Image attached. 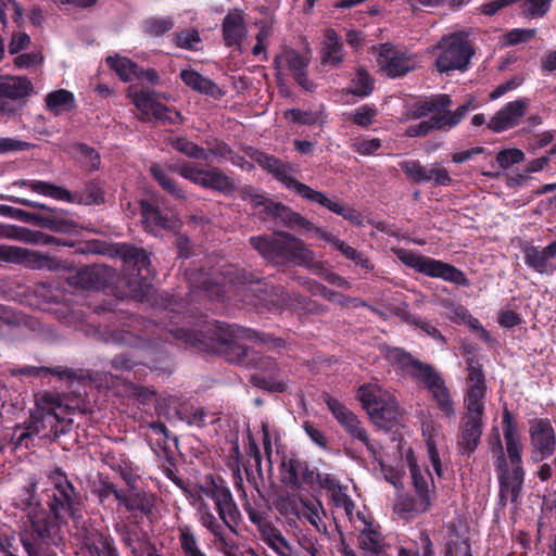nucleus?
Listing matches in <instances>:
<instances>
[{"instance_id":"nucleus-19","label":"nucleus","mask_w":556,"mask_h":556,"mask_svg":"<svg viewBox=\"0 0 556 556\" xmlns=\"http://www.w3.org/2000/svg\"><path fill=\"white\" fill-rule=\"evenodd\" d=\"M179 174L197 185L220 192H229L235 188L233 181L217 168L203 169L195 165H185Z\"/></svg>"},{"instance_id":"nucleus-3","label":"nucleus","mask_w":556,"mask_h":556,"mask_svg":"<svg viewBox=\"0 0 556 556\" xmlns=\"http://www.w3.org/2000/svg\"><path fill=\"white\" fill-rule=\"evenodd\" d=\"M255 161L260 164V166L273 173L275 177L288 189L294 191L303 199L327 207L332 213L342 216L344 219L355 225L362 224L361 216L353 208L346 206L343 202L328 198L324 192L315 190L309 186L296 180L291 175V167L289 165L282 164L276 157L264 154L262 152L256 153Z\"/></svg>"},{"instance_id":"nucleus-22","label":"nucleus","mask_w":556,"mask_h":556,"mask_svg":"<svg viewBox=\"0 0 556 556\" xmlns=\"http://www.w3.org/2000/svg\"><path fill=\"white\" fill-rule=\"evenodd\" d=\"M16 505L26 511L28 522L38 538L45 539L51 535L53 526L48 521L45 510L36 502L33 489H26L25 498Z\"/></svg>"},{"instance_id":"nucleus-30","label":"nucleus","mask_w":556,"mask_h":556,"mask_svg":"<svg viewBox=\"0 0 556 556\" xmlns=\"http://www.w3.org/2000/svg\"><path fill=\"white\" fill-rule=\"evenodd\" d=\"M0 257L11 262L25 263L28 266L41 268L47 264L49 256L38 252L28 251L18 247H0Z\"/></svg>"},{"instance_id":"nucleus-14","label":"nucleus","mask_w":556,"mask_h":556,"mask_svg":"<svg viewBox=\"0 0 556 556\" xmlns=\"http://www.w3.org/2000/svg\"><path fill=\"white\" fill-rule=\"evenodd\" d=\"M49 480L53 485L50 508L54 518L61 520L66 516L75 517L74 488L66 476L60 469H55L50 472Z\"/></svg>"},{"instance_id":"nucleus-17","label":"nucleus","mask_w":556,"mask_h":556,"mask_svg":"<svg viewBox=\"0 0 556 556\" xmlns=\"http://www.w3.org/2000/svg\"><path fill=\"white\" fill-rule=\"evenodd\" d=\"M33 90V84L27 77L0 76V113H13L17 101L27 97Z\"/></svg>"},{"instance_id":"nucleus-55","label":"nucleus","mask_w":556,"mask_h":556,"mask_svg":"<svg viewBox=\"0 0 556 556\" xmlns=\"http://www.w3.org/2000/svg\"><path fill=\"white\" fill-rule=\"evenodd\" d=\"M151 174L159 181V184L168 192L180 197V191L175 187V184L167 177V174L159 166H151Z\"/></svg>"},{"instance_id":"nucleus-10","label":"nucleus","mask_w":556,"mask_h":556,"mask_svg":"<svg viewBox=\"0 0 556 556\" xmlns=\"http://www.w3.org/2000/svg\"><path fill=\"white\" fill-rule=\"evenodd\" d=\"M396 255L405 265L429 277L441 278L460 286H468L469 283L462 270L442 261L406 250L396 251Z\"/></svg>"},{"instance_id":"nucleus-18","label":"nucleus","mask_w":556,"mask_h":556,"mask_svg":"<svg viewBox=\"0 0 556 556\" xmlns=\"http://www.w3.org/2000/svg\"><path fill=\"white\" fill-rule=\"evenodd\" d=\"M222 36L227 48L243 52L249 37L245 14L241 10H231L223 18Z\"/></svg>"},{"instance_id":"nucleus-11","label":"nucleus","mask_w":556,"mask_h":556,"mask_svg":"<svg viewBox=\"0 0 556 556\" xmlns=\"http://www.w3.org/2000/svg\"><path fill=\"white\" fill-rule=\"evenodd\" d=\"M379 72L388 77L395 78L415 70L418 65V58L396 49L390 43H382L372 47Z\"/></svg>"},{"instance_id":"nucleus-26","label":"nucleus","mask_w":556,"mask_h":556,"mask_svg":"<svg viewBox=\"0 0 556 556\" xmlns=\"http://www.w3.org/2000/svg\"><path fill=\"white\" fill-rule=\"evenodd\" d=\"M422 435L426 439L428 457L433 467V470L438 476H441L442 467L439 455V446L444 439L441 427L433 421L424 422Z\"/></svg>"},{"instance_id":"nucleus-23","label":"nucleus","mask_w":556,"mask_h":556,"mask_svg":"<svg viewBox=\"0 0 556 556\" xmlns=\"http://www.w3.org/2000/svg\"><path fill=\"white\" fill-rule=\"evenodd\" d=\"M276 63L279 68H287L292 72L295 80L305 90H313L314 85L305 75V68L308 60L300 55L294 50H286L279 56L276 58Z\"/></svg>"},{"instance_id":"nucleus-41","label":"nucleus","mask_w":556,"mask_h":556,"mask_svg":"<svg viewBox=\"0 0 556 556\" xmlns=\"http://www.w3.org/2000/svg\"><path fill=\"white\" fill-rule=\"evenodd\" d=\"M178 532L179 544L185 556H206L190 527L181 526L178 528Z\"/></svg>"},{"instance_id":"nucleus-45","label":"nucleus","mask_w":556,"mask_h":556,"mask_svg":"<svg viewBox=\"0 0 556 556\" xmlns=\"http://www.w3.org/2000/svg\"><path fill=\"white\" fill-rule=\"evenodd\" d=\"M376 115L377 110L374 106L364 104L351 112L348 119L358 126L367 127L374 123Z\"/></svg>"},{"instance_id":"nucleus-47","label":"nucleus","mask_w":556,"mask_h":556,"mask_svg":"<svg viewBox=\"0 0 556 556\" xmlns=\"http://www.w3.org/2000/svg\"><path fill=\"white\" fill-rule=\"evenodd\" d=\"M552 0H526L522 13L531 18L542 17L551 8Z\"/></svg>"},{"instance_id":"nucleus-1","label":"nucleus","mask_w":556,"mask_h":556,"mask_svg":"<svg viewBox=\"0 0 556 556\" xmlns=\"http://www.w3.org/2000/svg\"><path fill=\"white\" fill-rule=\"evenodd\" d=\"M503 433L506 446L504 454L500 430L494 428L489 437V444L497 455V470L500 478V495L504 503H515L520 494L523 482V470L520 466L522 443L516 422L509 410L503 413Z\"/></svg>"},{"instance_id":"nucleus-42","label":"nucleus","mask_w":556,"mask_h":556,"mask_svg":"<svg viewBox=\"0 0 556 556\" xmlns=\"http://www.w3.org/2000/svg\"><path fill=\"white\" fill-rule=\"evenodd\" d=\"M452 318L456 323L466 324L470 328L477 330L480 334V338L483 339L484 341L490 340L489 332L481 326L480 321L477 318L472 317L469 314V312L465 307H463V306L455 307L453 311Z\"/></svg>"},{"instance_id":"nucleus-44","label":"nucleus","mask_w":556,"mask_h":556,"mask_svg":"<svg viewBox=\"0 0 556 556\" xmlns=\"http://www.w3.org/2000/svg\"><path fill=\"white\" fill-rule=\"evenodd\" d=\"M372 77L365 70L359 68L352 81L351 92L358 97H367L372 91Z\"/></svg>"},{"instance_id":"nucleus-38","label":"nucleus","mask_w":556,"mask_h":556,"mask_svg":"<svg viewBox=\"0 0 556 556\" xmlns=\"http://www.w3.org/2000/svg\"><path fill=\"white\" fill-rule=\"evenodd\" d=\"M299 516L306 519L318 531L325 529L323 505L317 501H301L299 506Z\"/></svg>"},{"instance_id":"nucleus-8","label":"nucleus","mask_w":556,"mask_h":556,"mask_svg":"<svg viewBox=\"0 0 556 556\" xmlns=\"http://www.w3.org/2000/svg\"><path fill=\"white\" fill-rule=\"evenodd\" d=\"M357 397L371 421L389 429L397 420L400 409L395 397L376 383L359 387Z\"/></svg>"},{"instance_id":"nucleus-7","label":"nucleus","mask_w":556,"mask_h":556,"mask_svg":"<svg viewBox=\"0 0 556 556\" xmlns=\"http://www.w3.org/2000/svg\"><path fill=\"white\" fill-rule=\"evenodd\" d=\"M251 244L265 258L278 257L307 265L315 260L314 253L306 248L304 242L287 233H276L268 237H252Z\"/></svg>"},{"instance_id":"nucleus-35","label":"nucleus","mask_w":556,"mask_h":556,"mask_svg":"<svg viewBox=\"0 0 556 556\" xmlns=\"http://www.w3.org/2000/svg\"><path fill=\"white\" fill-rule=\"evenodd\" d=\"M280 467L285 482L299 486L303 482L308 481L306 465L295 457H283Z\"/></svg>"},{"instance_id":"nucleus-34","label":"nucleus","mask_w":556,"mask_h":556,"mask_svg":"<svg viewBox=\"0 0 556 556\" xmlns=\"http://www.w3.org/2000/svg\"><path fill=\"white\" fill-rule=\"evenodd\" d=\"M525 260L530 267L540 274H548L556 270V263L553 261L549 244L542 250L534 247L527 248L525 250Z\"/></svg>"},{"instance_id":"nucleus-6","label":"nucleus","mask_w":556,"mask_h":556,"mask_svg":"<svg viewBox=\"0 0 556 556\" xmlns=\"http://www.w3.org/2000/svg\"><path fill=\"white\" fill-rule=\"evenodd\" d=\"M415 496L400 495L394 503V511L403 518H410L427 511L434 497V483L428 470H421L412 451L406 453Z\"/></svg>"},{"instance_id":"nucleus-12","label":"nucleus","mask_w":556,"mask_h":556,"mask_svg":"<svg viewBox=\"0 0 556 556\" xmlns=\"http://www.w3.org/2000/svg\"><path fill=\"white\" fill-rule=\"evenodd\" d=\"M127 96L139 111L138 117L143 122L155 119L177 123L180 119V114L161 104L157 100L160 96L154 92L138 90L136 86H130Z\"/></svg>"},{"instance_id":"nucleus-60","label":"nucleus","mask_w":556,"mask_h":556,"mask_svg":"<svg viewBox=\"0 0 556 556\" xmlns=\"http://www.w3.org/2000/svg\"><path fill=\"white\" fill-rule=\"evenodd\" d=\"M345 39L348 45L356 52H359L367 41L366 36L362 30H356L353 28L346 31Z\"/></svg>"},{"instance_id":"nucleus-48","label":"nucleus","mask_w":556,"mask_h":556,"mask_svg":"<svg viewBox=\"0 0 556 556\" xmlns=\"http://www.w3.org/2000/svg\"><path fill=\"white\" fill-rule=\"evenodd\" d=\"M401 168L415 182L419 184L429 181V177H427L428 169L424 168L417 161L403 162L401 163Z\"/></svg>"},{"instance_id":"nucleus-62","label":"nucleus","mask_w":556,"mask_h":556,"mask_svg":"<svg viewBox=\"0 0 556 556\" xmlns=\"http://www.w3.org/2000/svg\"><path fill=\"white\" fill-rule=\"evenodd\" d=\"M285 117L288 121L299 124H312L315 122V116L309 112H303L295 109L285 111Z\"/></svg>"},{"instance_id":"nucleus-36","label":"nucleus","mask_w":556,"mask_h":556,"mask_svg":"<svg viewBox=\"0 0 556 556\" xmlns=\"http://www.w3.org/2000/svg\"><path fill=\"white\" fill-rule=\"evenodd\" d=\"M46 108L54 115H61L75 109L76 101L73 92L59 89L49 92L45 99Z\"/></svg>"},{"instance_id":"nucleus-51","label":"nucleus","mask_w":556,"mask_h":556,"mask_svg":"<svg viewBox=\"0 0 556 556\" xmlns=\"http://www.w3.org/2000/svg\"><path fill=\"white\" fill-rule=\"evenodd\" d=\"M525 160V153L519 149H506L496 156V162L502 168H508Z\"/></svg>"},{"instance_id":"nucleus-21","label":"nucleus","mask_w":556,"mask_h":556,"mask_svg":"<svg viewBox=\"0 0 556 556\" xmlns=\"http://www.w3.org/2000/svg\"><path fill=\"white\" fill-rule=\"evenodd\" d=\"M355 522H358L355 525V529L359 532L358 543L361 547L368 554L383 556L386 554V544L379 526L359 514Z\"/></svg>"},{"instance_id":"nucleus-49","label":"nucleus","mask_w":556,"mask_h":556,"mask_svg":"<svg viewBox=\"0 0 556 556\" xmlns=\"http://www.w3.org/2000/svg\"><path fill=\"white\" fill-rule=\"evenodd\" d=\"M173 147L190 157L206 159L205 151L186 138H176L173 141Z\"/></svg>"},{"instance_id":"nucleus-31","label":"nucleus","mask_w":556,"mask_h":556,"mask_svg":"<svg viewBox=\"0 0 556 556\" xmlns=\"http://www.w3.org/2000/svg\"><path fill=\"white\" fill-rule=\"evenodd\" d=\"M142 222L146 229L154 235L162 229H174L177 226V219L174 217L163 216L161 212L153 205L142 202Z\"/></svg>"},{"instance_id":"nucleus-63","label":"nucleus","mask_w":556,"mask_h":556,"mask_svg":"<svg viewBox=\"0 0 556 556\" xmlns=\"http://www.w3.org/2000/svg\"><path fill=\"white\" fill-rule=\"evenodd\" d=\"M77 149L80 157L86 162L88 166H90L91 168L99 167L100 156L93 149L85 144H79Z\"/></svg>"},{"instance_id":"nucleus-54","label":"nucleus","mask_w":556,"mask_h":556,"mask_svg":"<svg viewBox=\"0 0 556 556\" xmlns=\"http://www.w3.org/2000/svg\"><path fill=\"white\" fill-rule=\"evenodd\" d=\"M17 13L18 15H15L14 11L12 9H9L4 1L0 2V23L2 27H7L9 25L10 20H12V22L15 23L16 25H20L23 20V10L18 3Z\"/></svg>"},{"instance_id":"nucleus-37","label":"nucleus","mask_w":556,"mask_h":556,"mask_svg":"<svg viewBox=\"0 0 556 556\" xmlns=\"http://www.w3.org/2000/svg\"><path fill=\"white\" fill-rule=\"evenodd\" d=\"M262 540L278 555L290 556V544L279 530L270 525L261 527Z\"/></svg>"},{"instance_id":"nucleus-59","label":"nucleus","mask_w":556,"mask_h":556,"mask_svg":"<svg viewBox=\"0 0 556 556\" xmlns=\"http://www.w3.org/2000/svg\"><path fill=\"white\" fill-rule=\"evenodd\" d=\"M427 177H429V181H433L440 186H447L451 184L452 179L448 175V172L438 165H433L428 169Z\"/></svg>"},{"instance_id":"nucleus-25","label":"nucleus","mask_w":556,"mask_h":556,"mask_svg":"<svg viewBox=\"0 0 556 556\" xmlns=\"http://www.w3.org/2000/svg\"><path fill=\"white\" fill-rule=\"evenodd\" d=\"M531 441L541 458L553 454L555 446L554 429L548 420H538L531 427Z\"/></svg>"},{"instance_id":"nucleus-4","label":"nucleus","mask_w":556,"mask_h":556,"mask_svg":"<svg viewBox=\"0 0 556 556\" xmlns=\"http://www.w3.org/2000/svg\"><path fill=\"white\" fill-rule=\"evenodd\" d=\"M386 357L402 366L412 377L421 381L432 395L439 409L448 418L455 417V408L448 389L443 379L432 367L414 359L399 348H387Z\"/></svg>"},{"instance_id":"nucleus-33","label":"nucleus","mask_w":556,"mask_h":556,"mask_svg":"<svg viewBox=\"0 0 556 556\" xmlns=\"http://www.w3.org/2000/svg\"><path fill=\"white\" fill-rule=\"evenodd\" d=\"M12 187H25L30 191L60 201H72V195L66 189L42 180H18Z\"/></svg>"},{"instance_id":"nucleus-20","label":"nucleus","mask_w":556,"mask_h":556,"mask_svg":"<svg viewBox=\"0 0 556 556\" xmlns=\"http://www.w3.org/2000/svg\"><path fill=\"white\" fill-rule=\"evenodd\" d=\"M528 106L529 103L526 99L508 102L491 117L488 124L489 128L495 132H502L518 125L523 118Z\"/></svg>"},{"instance_id":"nucleus-13","label":"nucleus","mask_w":556,"mask_h":556,"mask_svg":"<svg viewBox=\"0 0 556 556\" xmlns=\"http://www.w3.org/2000/svg\"><path fill=\"white\" fill-rule=\"evenodd\" d=\"M451 102L450 96L435 94L416 102L408 112V116L412 118H420L428 114H432L435 129L446 127L451 128L457 125V121L453 116V112L446 110Z\"/></svg>"},{"instance_id":"nucleus-50","label":"nucleus","mask_w":556,"mask_h":556,"mask_svg":"<svg viewBox=\"0 0 556 556\" xmlns=\"http://www.w3.org/2000/svg\"><path fill=\"white\" fill-rule=\"evenodd\" d=\"M43 62V56L39 51H33L27 53H18L13 64L15 67L20 70H28L38 65H41Z\"/></svg>"},{"instance_id":"nucleus-9","label":"nucleus","mask_w":556,"mask_h":556,"mask_svg":"<svg viewBox=\"0 0 556 556\" xmlns=\"http://www.w3.org/2000/svg\"><path fill=\"white\" fill-rule=\"evenodd\" d=\"M468 33L458 31L445 35L432 48L439 51L435 67L440 73L452 71H466L473 55V49L469 45Z\"/></svg>"},{"instance_id":"nucleus-58","label":"nucleus","mask_w":556,"mask_h":556,"mask_svg":"<svg viewBox=\"0 0 556 556\" xmlns=\"http://www.w3.org/2000/svg\"><path fill=\"white\" fill-rule=\"evenodd\" d=\"M381 147V142L379 139H356L353 143V148L359 154L370 155L375 153Z\"/></svg>"},{"instance_id":"nucleus-52","label":"nucleus","mask_w":556,"mask_h":556,"mask_svg":"<svg viewBox=\"0 0 556 556\" xmlns=\"http://www.w3.org/2000/svg\"><path fill=\"white\" fill-rule=\"evenodd\" d=\"M121 252L125 260L134 261L136 265L140 267L147 266L149 264V255L141 248L123 245Z\"/></svg>"},{"instance_id":"nucleus-2","label":"nucleus","mask_w":556,"mask_h":556,"mask_svg":"<svg viewBox=\"0 0 556 556\" xmlns=\"http://www.w3.org/2000/svg\"><path fill=\"white\" fill-rule=\"evenodd\" d=\"M187 496L192 507L197 510L199 522L210 531L217 541L227 545L223 526L217 521L211 510L210 502L214 503L220 520L230 529L231 522L239 517L238 507L230 490L212 477H206L202 482L187 491Z\"/></svg>"},{"instance_id":"nucleus-29","label":"nucleus","mask_w":556,"mask_h":556,"mask_svg":"<svg viewBox=\"0 0 556 556\" xmlns=\"http://www.w3.org/2000/svg\"><path fill=\"white\" fill-rule=\"evenodd\" d=\"M445 555L471 556L470 545L466 538V529L462 523H452L447 527Z\"/></svg>"},{"instance_id":"nucleus-46","label":"nucleus","mask_w":556,"mask_h":556,"mask_svg":"<svg viewBox=\"0 0 556 556\" xmlns=\"http://www.w3.org/2000/svg\"><path fill=\"white\" fill-rule=\"evenodd\" d=\"M262 432H263V445L264 451L269 464H273L274 459V445H277L280 435L277 430L270 429L267 421H262Z\"/></svg>"},{"instance_id":"nucleus-24","label":"nucleus","mask_w":556,"mask_h":556,"mask_svg":"<svg viewBox=\"0 0 556 556\" xmlns=\"http://www.w3.org/2000/svg\"><path fill=\"white\" fill-rule=\"evenodd\" d=\"M257 11L261 16L253 21V25L257 28V33L255 35L256 43L252 48V53L255 56L263 55L265 59L267 42L274 34V25L276 21L274 15L266 8H260Z\"/></svg>"},{"instance_id":"nucleus-56","label":"nucleus","mask_w":556,"mask_h":556,"mask_svg":"<svg viewBox=\"0 0 556 556\" xmlns=\"http://www.w3.org/2000/svg\"><path fill=\"white\" fill-rule=\"evenodd\" d=\"M253 381L258 384L261 388L267 389L269 391H278L282 392L286 390V383L282 380H278L274 377L257 375L253 377Z\"/></svg>"},{"instance_id":"nucleus-15","label":"nucleus","mask_w":556,"mask_h":556,"mask_svg":"<svg viewBox=\"0 0 556 556\" xmlns=\"http://www.w3.org/2000/svg\"><path fill=\"white\" fill-rule=\"evenodd\" d=\"M327 406L332 413L334 419L341 425L346 433L354 440L359 441L364 444L367 450L377 457V451L375 445L370 442L367 431L363 427L357 416L349 409L344 404L333 397L327 400Z\"/></svg>"},{"instance_id":"nucleus-32","label":"nucleus","mask_w":556,"mask_h":556,"mask_svg":"<svg viewBox=\"0 0 556 556\" xmlns=\"http://www.w3.org/2000/svg\"><path fill=\"white\" fill-rule=\"evenodd\" d=\"M109 492H111L115 500L118 501L121 505L125 506L128 511L139 510L144 515H149L152 511V497H149L143 493L129 492L128 494H125L122 491L112 488L109 489Z\"/></svg>"},{"instance_id":"nucleus-27","label":"nucleus","mask_w":556,"mask_h":556,"mask_svg":"<svg viewBox=\"0 0 556 556\" xmlns=\"http://www.w3.org/2000/svg\"><path fill=\"white\" fill-rule=\"evenodd\" d=\"M345 56L339 35L333 29H327L321 49V63L326 66H339Z\"/></svg>"},{"instance_id":"nucleus-64","label":"nucleus","mask_w":556,"mask_h":556,"mask_svg":"<svg viewBox=\"0 0 556 556\" xmlns=\"http://www.w3.org/2000/svg\"><path fill=\"white\" fill-rule=\"evenodd\" d=\"M424 547L422 552L420 553L418 549L415 548H407V547H401L399 549L397 556H434V552L432 549V544L429 540V538H424Z\"/></svg>"},{"instance_id":"nucleus-43","label":"nucleus","mask_w":556,"mask_h":556,"mask_svg":"<svg viewBox=\"0 0 556 556\" xmlns=\"http://www.w3.org/2000/svg\"><path fill=\"white\" fill-rule=\"evenodd\" d=\"M536 34L534 28H514L500 37L502 46H515L531 40Z\"/></svg>"},{"instance_id":"nucleus-16","label":"nucleus","mask_w":556,"mask_h":556,"mask_svg":"<svg viewBox=\"0 0 556 556\" xmlns=\"http://www.w3.org/2000/svg\"><path fill=\"white\" fill-rule=\"evenodd\" d=\"M486 396V386L481 369L469 366L467 392L465 396L466 418L482 420Z\"/></svg>"},{"instance_id":"nucleus-61","label":"nucleus","mask_w":556,"mask_h":556,"mask_svg":"<svg viewBox=\"0 0 556 556\" xmlns=\"http://www.w3.org/2000/svg\"><path fill=\"white\" fill-rule=\"evenodd\" d=\"M176 42L181 48L197 49L200 38L197 31L186 30L177 36Z\"/></svg>"},{"instance_id":"nucleus-39","label":"nucleus","mask_w":556,"mask_h":556,"mask_svg":"<svg viewBox=\"0 0 556 556\" xmlns=\"http://www.w3.org/2000/svg\"><path fill=\"white\" fill-rule=\"evenodd\" d=\"M180 77L188 87L195 91L213 96L218 90L212 80L191 68L182 70Z\"/></svg>"},{"instance_id":"nucleus-57","label":"nucleus","mask_w":556,"mask_h":556,"mask_svg":"<svg viewBox=\"0 0 556 556\" xmlns=\"http://www.w3.org/2000/svg\"><path fill=\"white\" fill-rule=\"evenodd\" d=\"M30 45V37L25 33H16L12 36L9 42V53L10 54H18L20 52L26 50Z\"/></svg>"},{"instance_id":"nucleus-40","label":"nucleus","mask_w":556,"mask_h":556,"mask_svg":"<svg viewBox=\"0 0 556 556\" xmlns=\"http://www.w3.org/2000/svg\"><path fill=\"white\" fill-rule=\"evenodd\" d=\"M106 63L125 81L139 77L137 65L127 58L119 55L108 56Z\"/></svg>"},{"instance_id":"nucleus-53","label":"nucleus","mask_w":556,"mask_h":556,"mask_svg":"<svg viewBox=\"0 0 556 556\" xmlns=\"http://www.w3.org/2000/svg\"><path fill=\"white\" fill-rule=\"evenodd\" d=\"M174 26L170 17H155L146 22V30L153 35H162Z\"/></svg>"},{"instance_id":"nucleus-5","label":"nucleus","mask_w":556,"mask_h":556,"mask_svg":"<svg viewBox=\"0 0 556 556\" xmlns=\"http://www.w3.org/2000/svg\"><path fill=\"white\" fill-rule=\"evenodd\" d=\"M251 201L255 206H264L266 213L280 217L292 226L300 227L306 231H313L317 239L324 240L331 244L333 249L340 251L346 258L354 261L355 264L359 265L361 267L367 270L372 267L370 262L354 248L348 245L344 241L332 236L327 230L320 227H316L312 222L301 216L300 214L290 211L285 205L267 200L261 194L253 195Z\"/></svg>"},{"instance_id":"nucleus-28","label":"nucleus","mask_w":556,"mask_h":556,"mask_svg":"<svg viewBox=\"0 0 556 556\" xmlns=\"http://www.w3.org/2000/svg\"><path fill=\"white\" fill-rule=\"evenodd\" d=\"M482 420L464 417V424L458 437V447L462 454H471L480 442Z\"/></svg>"}]
</instances>
